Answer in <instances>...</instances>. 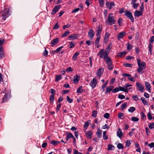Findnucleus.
<instances>
[{
	"label": "nucleus",
	"instance_id": "nucleus-11",
	"mask_svg": "<svg viewBox=\"0 0 154 154\" xmlns=\"http://www.w3.org/2000/svg\"><path fill=\"white\" fill-rule=\"evenodd\" d=\"M106 6L109 9H111L115 6L114 2H106Z\"/></svg>",
	"mask_w": 154,
	"mask_h": 154
},
{
	"label": "nucleus",
	"instance_id": "nucleus-30",
	"mask_svg": "<svg viewBox=\"0 0 154 154\" xmlns=\"http://www.w3.org/2000/svg\"><path fill=\"white\" fill-rule=\"evenodd\" d=\"M102 131L99 130L98 131L97 133V135L98 138H100L102 136Z\"/></svg>",
	"mask_w": 154,
	"mask_h": 154
},
{
	"label": "nucleus",
	"instance_id": "nucleus-13",
	"mask_svg": "<svg viewBox=\"0 0 154 154\" xmlns=\"http://www.w3.org/2000/svg\"><path fill=\"white\" fill-rule=\"evenodd\" d=\"M103 69L102 68H99L97 72V75L99 76V78L102 76L103 72Z\"/></svg>",
	"mask_w": 154,
	"mask_h": 154
},
{
	"label": "nucleus",
	"instance_id": "nucleus-56",
	"mask_svg": "<svg viewBox=\"0 0 154 154\" xmlns=\"http://www.w3.org/2000/svg\"><path fill=\"white\" fill-rule=\"evenodd\" d=\"M133 7L135 9H137V8H138V7L139 6V3H133Z\"/></svg>",
	"mask_w": 154,
	"mask_h": 154
},
{
	"label": "nucleus",
	"instance_id": "nucleus-20",
	"mask_svg": "<svg viewBox=\"0 0 154 154\" xmlns=\"http://www.w3.org/2000/svg\"><path fill=\"white\" fill-rule=\"evenodd\" d=\"M102 28L101 27L99 26L97 30V33L96 36L97 37H100V35L102 32Z\"/></svg>",
	"mask_w": 154,
	"mask_h": 154
},
{
	"label": "nucleus",
	"instance_id": "nucleus-64",
	"mask_svg": "<svg viewBox=\"0 0 154 154\" xmlns=\"http://www.w3.org/2000/svg\"><path fill=\"white\" fill-rule=\"evenodd\" d=\"M109 116L110 114L109 113H106L104 114L103 116L105 118L108 119L109 117Z\"/></svg>",
	"mask_w": 154,
	"mask_h": 154
},
{
	"label": "nucleus",
	"instance_id": "nucleus-17",
	"mask_svg": "<svg viewBox=\"0 0 154 154\" xmlns=\"http://www.w3.org/2000/svg\"><path fill=\"white\" fill-rule=\"evenodd\" d=\"M113 88L114 87L112 85H110L109 87H107L105 93L107 94L108 92L110 93L112 90Z\"/></svg>",
	"mask_w": 154,
	"mask_h": 154
},
{
	"label": "nucleus",
	"instance_id": "nucleus-60",
	"mask_svg": "<svg viewBox=\"0 0 154 154\" xmlns=\"http://www.w3.org/2000/svg\"><path fill=\"white\" fill-rule=\"evenodd\" d=\"M154 41V35L152 36L149 39V42L151 44H152Z\"/></svg>",
	"mask_w": 154,
	"mask_h": 154
},
{
	"label": "nucleus",
	"instance_id": "nucleus-53",
	"mask_svg": "<svg viewBox=\"0 0 154 154\" xmlns=\"http://www.w3.org/2000/svg\"><path fill=\"white\" fill-rule=\"evenodd\" d=\"M66 99L68 102L70 103H72L73 101L72 99L70 98L68 96H67Z\"/></svg>",
	"mask_w": 154,
	"mask_h": 154
},
{
	"label": "nucleus",
	"instance_id": "nucleus-10",
	"mask_svg": "<svg viewBox=\"0 0 154 154\" xmlns=\"http://www.w3.org/2000/svg\"><path fill=\"white\" fill-rule=\"evenodd\" d=\"M94 35L95 33L94 30L92 29H90L88 33V37L91 39H92L94 37Z\"/></svg>",
	"mask_w": 154,
	"mask_h": 154
},
{
	"label": "nucleus",
	"instance_id": "nucleus-50",
	"mask_svg": "<svg viewBox=\"0 0 154 154\" xmlns=\"http://www.w3.org/2000/svg\"><path fill=\"white\" fill-rule=\"evenodd\" d=\"M131 141L130 140H127V141L126 142V146H130L131 144Z\"/></svg>",
	"mask_w": 154,
	"mask_h": 154
},
{
	"label": "nucleus",
	"instance_id": "nucleus-2",
	"mask_svg": "<svg viewBox=\"0 0 154 154\" xmlns=\"http://www.w3.org/2000/svg\"><path fill=\"white\" fill-rule=\"evenodd\" d=\"M11 97V92L10 90H9L5 94L4 96L2 98V100L1 103L7 102Z\"/></svg>",
	"mask_w": 154,
	"mask_h": 154
},
{
	"label": "nucleus",
	"instance_id": "nucleus-55",
	"mask_svg": "<svg viewBox=\"0 0 154 154\" xmlns=\"http://www.w3.org/2000/svg\"><path fill=\"white\" fill-rule=\"evenodd\" d=\"M122 75L124 76H127L128 77V79H129V78H130V77H131V75L128 73H122Z\"/></svg>",
	"mask_w": 154,
	"mask_h": 154
},
{
	"label": "nucleus",
	"instance_id": "nucleus-32",
	"mask_svg": "<svg viewBox=\"0 0 154 154\" xmlns=\"http://www.w3.org/2000/svg\"><path fill=\"white\" fill-rule=\"evenodd\" d=\"M82 86H81L79 87L77 89L76 92L77 93H82L83 91V90H82Z\"/></svg>",
	"mask_w": 154,
	"mask_h": 154
},
{
	"label": "nucleus",
	"instance_id": "nucleus-9",
	"mask_svg": "<svg viewBox=\"0 0 154 154\" xmlns=\"http://www.w3.org/2000/svg\"><path fill=\"white\" fill-rule=\"evenodd\" d=\"M136 85L137 86L138 90L141 92H143L144 91V89L143 85L140 83L137 82Z\"/></svg>",
	"mask_w": 154,
	"mask_h": 154
},
{
	"label": "nucleus",
	"instance_id": "nucleus-54",
	"mask_svg": "<svg viewBox=\"0 0 154 154\" xmlns=\"http://www.w3.org/2000/svg\"><path fill=\"white\" fill-rule=\"evenodd\" d=\"M132 121L134 122H137L138 121L139 119L138 118L136 117H132L131 119Z\"/></svg>",
	"mask_w": 154,
	"mask_h": 154
},
{
	"label": "nucleus",
	"instance_id": "nucleus-52",
	"mask_svg": "<svg viewBox=\"0 0 154 154\" xmlns=\"http://www.w3.org/2000/svg\"><path fill=\"white\" fill-rule=\"evenodd\" d=\"M119 91V88L116 87L112 90V92L113 93H116Z\"/></svg>",
	"mask_w": 154,
	"mask_h": 154
},
{
	"label": "nucleus",
	"instance_id": "nucleus-40",
	"mask_svg": "<svg viewBox=\"0 0 154 154\" xmlns=\"http://www.w3.org/2000/svg\"><path fill=\"white\" fill-rule=\"evenodd\" d=\"M97 111L95 110H94L92 112V116L93 117H96L97 115Z\"/></svg>",
	"mask_w": 154,
	"mask_h": 154
},
{
	"label": "nucleus",
	"instance_id": "nucleus-23",
	"mask_svg": "<svg viewBox=\"0 0 154 154\" xmlns=\"http://www.w3.org/2000/svg\"><path fill=\"white\" fill-rule=\"evenodd\" d=\"M104 60H105L107 64H109V63H112L111 61V58L109 57L108 56L104 59Z\"/></svg>",
	"mask_w": 154,
	"mask_h": 154
},
{
	"label": "nucleus",
	"instance_id": "nucleus-6",
	"mask_svg": "<svg viewBox=\"0 0 154 154\" xmlns=\"http://www.w3.org/2000/svg\"><path fill=\"white\" fill-rule=\"evenodd\" d=\"M137 62L139 67L145 69L146 67V63L144 62L140 61L139 59L137 60Z\"/></svg>",
	"mask_w": 154,
	"mask_h": 154
},
{
	"label": "nucleus",
	"instance_id": "nucleus-4",
	"mask_svg": "<svg viewBox=\"0 0 154 154\" xmlns=\"http://www.w3.org/2000/svg\"><path fill=\"white\" fill-rule=\"evenodd\" d=\"M109 53L108 51H104V49H101L98 53L97 54V55H100V57L101 58L104 59L105 58L108 56Z\"/></svg>",
	"mask_w": 154,
	"mask_h": 154
},
{
	"label": "nucleus",
	"instance_id": "nucleus-29",
	"mask_svg": "<svg viewBox=\"0 0 154 154\" xmlns=\"http://www.w3.org/2000/svg\"><path fill=\"white\" fill-rule=\"evenodd\" d=\"M112 46V44L110 43L109 45L106 47V51H108V52L109 53V51L111 49Z\"/></svg>",
	"mask_w": 154,
	"mask_h": 154
},
{
	"label": "nucleus",
	"instance_id": "nucleus-59",
	"mask_svg": "<svg viewBox=\"0 0 154 154\" xmlns=\"http://www.w3.org/2000/svg\"><path fill=\"white\" fill-rule=\"evenodd\" d=\"M132 99L134 100L135 101H137L138 100V98L137 95H134L132 97Z\"/></svg>",
	"mask_w": 154,
	"mask_h": 154
},
{
	"label": "nucleus",
	"instance_id": "nucleus-49",
	"mask_svg": "<svg viewBox=\"0 0 154 154\" xmlns=\"http://www.w3.org/2000/svg\"><path fill=\"white\" fill-rule=\"evenodd\" d=\"M89 121V120H88V121L85 122V124L84 125V128H87L89 126V122H88V121Z\"/></svg>",
	"mask_w": 154,
	"mask_h": 154
},
{
	"label": "nucleus",
	"instance_id": "nucleus-19",
	"mask_svg": "<svg viewBox=\"0 0 154 154\" xmlns=\"http://www.w3.org/2000/svg\"><path fill=\"white\" fill-rule=\"evenodd\" d=\"M142 12H141L140 11H138V10H136L135 11L134 14V16L137 17H138L140 16H142Z\"/></svg>",
	"mask_w": 154,
	"mask_h": 154
},
{
	"label": "nucleus",
	"instance_id": "nucleus-46",
	"mask_svg": "<svg viewBox=\"0 0 154 154\" xmlns=\"http://www.w3.org/2000/svg\"><path fill=\"white\" fill-rule=\"evenodd\" d=\"M75 43L74 42H69V46L70 48H72L74 46Z\"/></svg>",
	"mask_w": 154,
	"mask_h": 154
},
{
	"label": "nucleus",
	"instance_id": "nucleus-44",
	"mask_svg": "<svg viewBox=\"0 0 154 154\" xmlns=\"http://www.w3.org/2000/svg\"><path fill=\"white\" fill-rule=\"evenodd\" d=\"M100 39V37H97L95 41V45H97L99 44Z\"/></svg>",
	"mask_w": 154,
	"mask_h": 154
},
{
	"label": "nucleus",
	"instance_id": "nucleus-5",
	"mask_svg": "<svg viewBox=\"0 0 154 154\" xmlns=\"http://www.w3.org/2000/svg\"><path fill=\"white\" fill-rule=\"evenodd\" d=\"M125 15L127 17L129 18L132 22L134 21V17L132 16V13L128 11H126L125 12Z\"/></svg>",
	"mask_w": 154,
	"mask_h": 154
},
{
	"label": "nucleus",
	"instance_id": "nucleus-12",
	"mask_svg": "<svg viewBox=\"0 0 154 154\" xmlns=\"http://www.w3.org/2000/svg\"><path fill=\"white\" fill-rule=\"evenodd\" d=\"M126 35V32H122L118 34L117 35V38L118 40H120L121 38Z\"/></svg>",
	"mask_w": 154,
	"mask_h": 154
},
{
	"label": "nucleus",
	"instance_id": "nucleus-43",
	"mask_svg": "<svg viewBox=\"0 0 154 154\" xmlns=\"http://www.w3.org/2000/svg\"><path fill=\"white\" fill-rule=\"evenodd\" d=\"M144 69L139 67L137 69V71L140 74H142L143 73V72H142V71Z\"/></svg>",
	"mask_w": 154,
	"mask_h": 154
},
{
	"label": "nucleus",
	"instance_id": "nucleus-25",
	"mask_svg": "<svg viewBox=\"0 0 154 154\" xmlns=\"http://www.w3.org/2000/svg\"><path fill=\"white\" fill-rule=\"evenodd\" d=\"M119 91H123L126 93L128 92V88H124V87L121 86H119Z\"/></svg>",
	"mask_w": 154,
	"mask_h": 154
},
{
	"label": "nucleus",
	"instance_id": "nucleus-21",
	"mask_svg": "<svg viewBox=\"0 0 154 154\" xmlns=\"http://www.w3.org/2000/svg\"><path fill=\"white\" fill-rule=\"evenodd\" d=\"M85 134L86 135V136L89 139H91V136L93 134L92 132L91 131H89L85 132Z\"/></svg>",
	"mask_w": 154,
	"mask_h": 154
},
{
	"label": "nucleus",
	"instance_id": "nucleus-14",
	"mask_svg": "<svg viewBox=\"0 0 154 154\" xmlns=\"http://www.w3.org/2000/svg\"><path fill=\"white\" fill-rule=\"evenodd\" d=\"M145 85L146 87V90L148 91L149 92H151V86L150 84L148 82H145Z\"/></svg>",
	"mask_w": 154,
	"mask_h": 154
},
{
	"label": "nucleus",
	"instance_id": "nucleus-18",
	"mask_svg": "<svg viewBox=\"0 0 154 154\" xmlns=\"http://www.w3.org/2000/svg\"><path fill=\"white\" fill-rule=\"evenodd\" d=\"M117 136L120 138H121L122 136L123 133L120 128L118 129V131L117 132Z\"/></svg>",
	"mask_w": 154,
	"mask_h": 154
},
{
	"label": "nucleus",
	"instance_id": "nucleus-15",
	"mask_svg": "<svg viewBox=\"0 0 154 154\" xmlns=\"http://www.w3.org/2000/svg\"><path fill=\"white\" fill-rule=\"evenodd\" d=\"M68 37L70 38L71 40H73L74 39H76L78 38V35L76 34H71L69 35Z\"/></svg>",
	"mask_w": 154,
	"mask_h": 154
},
{
	"label": "nucleus",
	"instance_id": "nucleus-63",
	"mask_svg": "<svg viewBox=\"0 0 154 154\" xmlns=\"http://www.w3.org/2000/svg\"><path fill=\"white\" fill-rule=\"evenodd\" d=\"M109 128V127L108 125L107 124H105L104 125H103L102 126V128L103 129H105L106 128H107L108 129Z\"/></svg>",
	"mask_w": 154,
	"mask_h": 154
},
{
	"label": "nucleus",
	"instance_id": "nucleus-35",
	"mask_svg": "<svg viewBox=\"0 0 154 154\" xmlns=\"http://www.w3.org/2000/svg\"><path fill=\"white\" fill-rule=\"evenodd\" d=\"M54 95H51L50 96L49 99L51 103H53L54 102Z\"/></svg>",
	"mask_w": 154,
	"mask_h": 154
},
{
	"label": "nucleus",
	"instance_id": "nucleus-42",
	"mask_svg": "<svg viewBox=\"0 0 154 154\" xmlns=\"http://www.w3.org/2000/svg\"><path fill=\"white\" fill-rule=\"evenodd\" d=\"M108 81H106L101 86V88L103 91H104V89L106 86L108 84Z\"/></svg>",
	"mask_w": 154,
	"mask_h": 154
},
{
	"label": "nucleus",
	"instance_id": "nucleus-24",
	"mask_svg": "<svg viewBox=\"0 0 154 154\" xmlns=\"http://www.w3.org/2000/svg\"><path fill=\"white\" fill-rule=\"evenodd\" d=\"M79 52H76L73 55L72 57V59L74 61H76L77 56L79 55Z\"/></svg>",
	"mask_w": 154,
	"mask_h": 154
},
{
	"label": "nucleus",
	"instance_id": "nucleus-61",
	"mask_svg": "<svg viewBox=\"0 0 154 154\" xmlns=\"http://www.w3.org/2000/svg\"><path fill=\"white\" fill-rule=\"evenodd\" d=\"M124 65L126 67H132L133 66L132 64L129 63L124 64Z\"/></svg>",
	"mask_w": 154,
	"mask_h": 154
},
{
	"label": "nucleus",
	"instance_id": "nucleus-39",
	"mask_svg": "<svg viewBox=\"0 0 154 154\" xmlns=\"http://www.w3.org/2000/svg\"><path fill=\"white\" fill-rule=\"evenodd\" d=\"M61 75H57L56 76V78L55 79L56 81H58L60 80L61 79Z\"/></svg>",
	"mask_w": 154,
	"mask_h": 154
},
{
	"label": "nucleus",
	"instance_id": "nucleus-7",
	"mask_svg": "<svg viewBox=\"0 0 154 154\" xmlns=\"http://www.w3.org/2000/svg\"><path fill=\"white\" fill-rule=\"evenodd\" d=\"M97 83V80L95 78H94L91 81L89 85L90 86L93 88L96 87Z\"/></svg>",
	"mask_w": 154,
	"mask_h": 154
},
{
	"label": "nucleus",
	"instance_id": "nucleus-58",
	"mask_svg": "<svg viewBox=\"0 0 154 154\" xmlns=\"http://www.w3.org/2000/svg\"><path fill=\"white\" fill-rule=\"evenodd\" d=\"M59 28V26L58 25V23H56L54 26L53 29H57Z\"/></svg>",
	"mask_w": 154,
	"mask_h": 154
},
{
	"label": "nucleus",
	"instance_id": "nucleus-37",
	"mask_svg": "<svg viewBox=\"0 0 154 154\" xmlns=\"http://www.w3.org/2000/svg\"><path fill=\"white\" fill-rule=\"evenodd\" d=\"M136 110V108L134 107H130L129 109H128V111L130 112H133Z\"/></svg>",
	"mask_w": 154,
	"mask_h": 154
},
{
	"label": "nucleus",
	"instance_id": "nucleus-36",
	"mask_svg": "<svg viewBox=\"0 0 154 154\" xmlns=\"http://www.w3.org/2000/svg\"><path fill=\"white\" fill-rule=\"evenodd\" d=\"M140 100L144 105H147V102L145 100V98L144 97H141L140 98Z\"/></svg>",
	"mask_w": 154,
	"mask_h": 154
},
{
	"label": "nucleus",
	"instance_id": "nucleus-38",
	"mask_svg": "<svg viewBox=\"0 0 154 154\" xmlns=\"http://www.w3.org/2000/svg\"><path fill=\"white\" fill-rule=\"evenodd\" d=\"M63 48V46H61L58 48H57L56 50L54 52H56L57 54L61 50V49Z\"/></svg>",
	"mask_w": 154,
	"mask_h": 154
},
{
	"label": "nucleus",
	"instance_id": "nucleus-34",
	"mask_svg": "<svg viewBox=\"0 0 154 154\" xmlns=\"http://www.w3.org/2000/svg\"><path fill=\"white\" fill-rule=\"evenodd\" d=\"M66 137H67V138H69L70 139L71 138H72L73 137L72 134L70 132H67L66 134Z\"/></svg>",
	"mask_w": 154,
	"mask_h": 154
},
{
	"label": "nucleus",
	"instance_id": "nucleus-27",
	"mask_svg": "<svg viewBox=\"0 0 154 154\" xmlns=\"http://www.w3.org/2000/svg\"><path fill=\"white\" fill-rule=\"evenodd\" d=\"M107 68L109 70H112L113 68L112 63L107 64Z\"/></svg>",
	"mask_w": 154,
	"mask_h": 154
},
{
	"label": "nucleus",
	"instance_id": "nucleus-26",
	"mask_svg": "<svg viewBox=\"0 0 154 154\" xmlns=\"http://www.w3.org/2000/svg\"><path fill=\"white\" fill-rule=\"evenodd\" d=\"M79 77L78 75H76L74 77V82L75 83H77L79 80Z\"/></svg>",
	"mask_w": 154,
	"mask_h": 154
},
{
	"label": "nucleus",
	"instance_id": "nucleus-1",
	"mask_svg": "<svg viewBox=\"0 0 154 154\" xmlns=\"http://www.w3.org/2000/svg\"><path fill=\"white\" fill-rule=\"evenodd\" d=\"M11 11V8H5L2 12V19L5 20L10 15Z\"/></svg>",
	"mask_w": 154,
	"mask_h": 154
},
{
	"label": "nucleus",
	"instance_id": "nucleus-45",
	"mask_svg": "<svg viewBox=\"0 0 154 154\" xmlns=\"http://www.w3.org/2000/svg\"><path fill=\"white\" fill-rule=\"evenodd\" d=\"M127 106V103H125L122 104L121 105V107L122 109H123L124 108H125Z\"/></svg>",
	"mask_w": 154,
	"mask_h": 154
},
{
	"label": "nucleus",
	"instance_id": "nucleus-57",
	"mask_svg": "<svg viewBox=\"0 0 154 154\" xmlns=\"http://www.w3.org/2000/svg\"><path fill=\"white\" fill-rule=\"evenodd\" d=\"M45 48V50L44 51V52L43 53V56H46V57H47L48 56V51L46 50V48Z\"/></svg>",
	"mask_w": 154,
	"mask_h": 154
},
{
	"label": "nucleus",
	"instance_id": "nucleus-22",
	"mask_svg": "<svg viewBox=\"0 0 154 154\" xmlns=\"http://www.w3.org/2000/svg\"><path fill=\"white\" fill-rule=\"evenodd\" d=\"M126 53L127 52L125 51L118 52L117 54V56L120 57H124L126 54Z\"/></svg>",
	"mask_w": 154,
	"mask_h": 154
},
{
	"label": "nucleus",
	"instance_id": "nucleus-41",
	"mask_svg": "<svg viewBox=\"0 0 154 154\" xmlns=\"http://www.w3.org/2000/svg\"><path fill=\"white\" fill-rule=\"evenodd\" d=\"M117 147L119 149H123L124 148L123 144L121 143H119L117 145Z\"/></svg>",
	"mask_w": 154,
	"mask_h": 154
},
{
	"label": "nucleus",
	"instance_id": "nucleus-8",
	"mask_svg": "<svg viewBox=\"0 0 154 154\" xmlns=\"http://www.w3.org/2000/svg\"><path fill=\"white\" fill-rule=\"evenodd\" d=\"M61 7V6L60 5L55 6L52 10L51 14L53 15L55 14L58 11Z\"/></svg>",
	"mask_w": 154,
	"mask_h": 154
},
{
	"label": "nucleus",
	"instance_id": "nucleus-28",
	"mask_svg": "<svg viewBox=\"0 0 154 154\" xmlns=\"http://www.w3.org/2000/svg\"><path fill=\"white\" fill-rule=\"evenodd\" d=\"M60 143V142L58 141H55L53 140L51 141V144H52L54 146H56L57 144H59Z\"/></svg>",
	"mask_w": 154,
	"mask_h": 154
},
{
	"label": "nucleus",
	"instance_id": "nucleus-31",
	"mask_svg": "<svg viewBox=\"0 0 154 154\" xmlns=\"http://www.w3.org/2000/svg\"><path fill=\"white\" fill-rule=\"evenodd\" d=\"M114 146L111 145L109 144L108 145V149L109 150H112L114 149Z\"/></svg>",
	"mask_w": 154,
	"mask_h": 154
},
{
	"label": "nucleus",
	"instance_id": "nucleus-3",
	"mask_svg": "<svg viewBox=\"0 0 154 154\" xmlns=\"http://www.w3.org/2000/svg\"><path fill=\"white\" fill-rule=\"evenodd\" d=\"M116 20H114V17L113 16V14H109L108 18L106 21V23H109L110 25H112L115 23Z\"/></svg>",
	"mask_w": 154,
	"mask_h": 154
},
{
	"label": "nucleus",
	"instance_id": "nucleus-48",
	"mask_svg": "<svg viewBox=\"0 0 154 154\" xmlns=\"http://www.w3.org/2000/svg\"><path fill=\"white\" fill-rule=\"evenodd\" d=\"M148 127L150 129L154 128V123L149 124L148 125Z\"/></svg>",
	"mask_w": 154,
	"mask_h": 154
},
{
	"label": "nucleus",
	"instance_id": "nucleus-51",
	"mask_svg": "<svg viewBox=\"0 0 154 154\" xmlns=\"http://www.w3.org/2000/svg\"><path fill=\"white\" fill-rule=\"evenodd\" d=\"M124 114L122 113H120L119 114L118 117L119 118L121 119H123L124 118Z\"/></svg>",
	"mask_w": 154,
	"mask_h": 154
},
{
	"label": "nucleus",
	"instance_id": "nucleus-47",
	"mask_svg": "<svg viewBox=\"0 0 154 154\" xmlns=\"http://www.w3.org/2000/svg\"><path fill=\"white\" fill-rule=\"evenodd\" d=\"M100 5L101 7H103L104 5L103 0H98Z\"/></svg>",
	"mask_w": 154,
	"mask_h": 154
},
{
	"label": "nucleus",
	"instance_id": "nucleus-33",
	"mask_svg": "<svg viewBox=\"0 0 154 154\" xmlns=\"http://www.w3.org/2000/svg\"><path fill=\"white\" fill-rule=\"evenodd\" d=\"M70 33V32L68 31H66L61 35L62 37H65L68 35Z\"/></svg>",
	"mask_w": 154,
	"mask_h": 154
},
{
	"label": "nucleus",
	"instance_id": "nucleus-16",
	"mask_svg": "<svg viewBox=\"0 0 154 154\" xmlns=\"http://www.w3.org/2000/svg\"><path fill=\"white\" fill-rule=\"evenodd\" d=\"M59 39L58 38H57L53 40L50 43L52 46H53L56 45L59 42Z\"/></svg>",
	"mask_w": 154,
	"mask_h": 154
},
{
	"label": "nucleus",
	"instance_id": "nucleus-62",
	"mask_svg": "<svg viewBox=\"0 0 154 154\" xmlns=\"http://www.w3.org/2000/svg\"><path fill=\"white\" fill-rule=\"evenodd\" d=\"M147 116H148V119L149 120H151L152 119V116H151V113L150 112H149L148 113Z\"/></svg>",
	"mask_w": 154,
	"mask_h": 154
}]
</instances>
